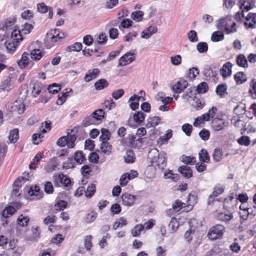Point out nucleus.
Segmentation results:
<instances>
[{"label": "nucleus", "instance_id": "nucleus-1", "mask_svg": "<svg viewBox=\"0 0 256 256\" xmlns=\"http://www.w3.org/2000/svg\"><path fill=\"white\" fill-rule=\"evenodd\" d=\"M217 28L224 30L226 34H230L237 32L236 24L232 20L231 16H226L218 21Z\"/></svg>", "mask_w": 256, "mask_h": 256}, {"label": "nucleus", "instance_id": "nucleus-2", "mask_svg": "<svg viewBox=\"0 0 256 256\" xmlns=\"http://www.w3.org/2000/svg\"><path fill=\"white\" fill-rule=\"evenodd\" d=\"M149 158L152 160V164H156L159 169L164 170L166 166V154L164 152L159 154L157 150L150 152Z\"/></svg>", "mask_w": 256, "mask_h": 256}, {"label": "nucleus", "instance_id": "nucleus-3", "mask_svg": "<svg viewBox=\"0 0 256 256\" xmlns=\"http://www.w3.org/2000/svg\"><path fill=\"white\" fill-rule=\"evenodd\" d=\"M224 232L225 228L223 225H215L210 229L208 237L212 240L220 239L222 238Z\"/></svg>", "mask_w": 256, "mask_h": 256}, {"label": "nucleus", "instance_id": "nucleus-4", "mask_svg": "<svg viewBox=\"0 0 256 256\" xmlns=\"http://www.w3.org/2000/svg\"><path fill=\"white\" fill-rule=\"evenodd\" d=\"M33 29V26L28 24H26L22 26L21 30H14L12 32V38L15 40L22 41L23 40L22 34H29Z\"/></svg>", "mask_w": 256, "mask_h": 256}, {"label": "nucleus", "instance_id": "nucleus-5", "mask_svg": "<svg viewBox=\"0 0 256 256\" xmlns=\"http://www.w3.org/2000/svg\"><path fill=\"white\" fill-rule=\"evenodd\" d=\"M28 178L26 177H20L18 178L14 183V188L12 190V197H16L20 195V194H18L20 192V188H21L24 184L28 181H29V176L28 174L27 175Z\"/></svg>", "mask_w": 256, "mask_h": 256}, {"label": "nucleus", "instance_id": "nucleus-6", "mask_svg": "<svg viewBox=\"0 0 256 256\" xmlns=\"http://www.w3.org/2000/svg\"><path fill=\"white\" fill-rule=\"evenodd\" d=\"M16 212V209L12 206L6 208L2 212V214H0V218L2 224H8L10 222L8 219L10 216H12Z\"/></svg>", "mask_w": 256, "mask_h": 256}, {"label": "nucleus", "instance_id": "nucleus-7", "mask_svg": "<svg viewBox=\"0 0 256 256\" xmlns=\"http://www.w3.org/2000/svg\"><path fill=\"white\" fill-rule=\"evenodd\" d=\"M226 126V120L222 118H215L212 122V127L215 132L222 130Z\"/></svg>", "mask_w": 256, "mask_h": 256}, {"label": "nucleus", "instance_id": "nucleus-8", "mask_svg": "<svg viewBox=\"0 0 256 256\" xmlns=\"http://www.w3.org/2000/svg\"><path fill=\"white\" fill-rule=\"evenodd\" d=\"M134 56V53H126L119 60L118 66H124L132 63L135 60Z\"/></svg>", "mask_w": 256, "mask_h": 256}, {"label": "nucleus", "instance_id": "nucleus-9", "mask_svg": "<svg viewBox=\"0 0 256 256\" xmlns=\"http://www.w3.org/2000/svg\"><path fill=\"white\" fill-rule=\"evenodd\" d=\"M188 82L184 80H180L176 84L172 86V90L178 94L182 92L188 86Z\"/></svg>", "mask_w": 256, "mask_h": 256}, {"label": "nucleus", "instance_id": "nucleus-10", "mask_svg": "<svg viewBox=\"0 0 256 256\" xmlns=\"http://www.w3.org/2000/svg\"><path fill=\"white\" fill-rule=\"evenodd\" d=\"M28 194L30 196H34L32 198L34 200H39L42 198V194L40 193V189L38 186H31L26 190Z\"/></svg>", "mask_w": 256, "mask_h": 256}, {"label": "nucleus", "instance_id": "nucleus-11", "mask_svg": "<svg viewBox=\"0 0 256 256\" xmlns=\"http://www.w3.org/2000/svg\"><path fill=\"white\" fill-rule=\"evenodd\" d=\"M122 204L126 206H132L136 200V196L129 194H124L122 196Z\"/></svg>", "mask_w": 256, "mask_h": 256}, {"label": "nucleus", "instance_id": "nucleus-12", "mask_svg": "<svg viewBox=\"0 0 256 256\" xmlns=\"http://www.w3.org/2000/svg\"><path fill=\"white\" fill-rule=\"evenodd\" d=\"M246 22L244 24L249 28H256V14L250 13L246 17Z\"/></svg>", "mask_w": 256, "mask_h": 256}, {"label": "nucleus", "instance_id": "nucleus-13", "mask_svg": "<svg viewBox=\"0 0 256 256\" xmlns=\"http://www.w3.org/2000/svg\"><path fill=\"white\" fill-rule=\"evenodd\" d=\"M158 32V28L155 26H150L142 33V38L148 39Z\"/></svg>", "mask_w": 256, "mask_h": 256}, {"label": "nucleus", "instance_id": "nucleus-14", "mask_svg": "<svg viewBox=\"0 0 256 256\" xmlns=\"http://www.w3.org/2000/svg\"><path fill=\"white\" fill-rule=\"evenodd\" d=\"M12 108L14 112H17L19 114H21L24 112L26 106L22 100H16Z\"/></svg>", "mask_w": 256, "mask_h": 256}, {"label": "nucleus", "instance_id": "nucleus-15", "mask_svg": "<svg viewBox=\"0 0 256 256\" xmlns=\"http://www.w3.org/2000/svg\"><path fill=\"white\" fill-rule=\"evenodd\" d=\"M100 74V70L98 68L90 70L85 76L84 80L86 82H89L96 79Z\"/></svg>", "mask_w": 256, "mask_h": 256}, {"label": "nucleus", "instance_id": "nucleus-16", "mask_svg": "<svg viewBox=\"0 0 256 256\" xmlns=\"http://www.w3.org/2000/svg\"><path fill=\"white\" fill-rule=\"evenodd\" d=\"M12 42L5 43L6 47L9 54H12L16 50V48L18 46L19 43L21 41L15 40L12 38Z\"/></svg>", "mask_w": 256, "mask_h": 256}, {"label": "nucleus", "instance_id": "nucleus-17", "mask_svg": "<svg viewBox=\"0 0 256 256\" xmlns=\"http://www.w3.org/2000/svg\"><path fill=\"white\" fill-rule=\"evenodd\" d=\"M14 88V86L12 83L11 78L10 76L4 80L0 86V88L2 91L9 92Z\"/></svg>", "mask_w": 256, "mask_h": 256}, {"label": "nucleus", "instance_id": "nucleus-18", "mask_svg": "<svg viewBox=\"0 0 256 256\" xmlns=\"http://www.w3.org/2000/svg\"><path fill=\"white\" fill-rule=\"evenodd\" d=\"M141 99V96L134 94L131 96L129 100V102H130V108L132 110H136L139 108V101Z\"/></svg>", "mask_w": 256, "mask_h": 256}, {"label": "nucleus", "instance_id": "nucleus-19", "mask_svg": "<svg viewBox=\"0 0 256 256\" xmlns=\"http://www.w3.org/2000/svg\"><path fill=\"white\" fill-rule=\"evenodd\" d=\"M76 132L75 130H71V132H68V136H66L68 140V147L70 148H72L75 146L74 142L77 139V137L75 134Z\"/></svg>", "mask_w": 256, "mask_h": 256}, {"label": "nucleus", "instance_id": "nucleus-20", "mask_svg": "<svg viewBox=\"0 0 256 256\" xmlns=\"http://www.w3.org/2000/svg\"><path fill=\"white\" fill-rule=\"evenodd\" d=\"M20 136L18 129L14 128L13 130H11L10 131L8 138L11 143H16L18 140Z\"/></svg>", "mask_w": 256, "mask_h": 256}, {"label": "nucleus", "instance_id": "nucleus-21", "mask_svg": "<svg viewBox=\"0 0 256 256\" xmlns=\"http://www.w3.org/2000/svg\"><path fill=\"white\" fill-rule=\"evenodd\" d=\"M161 119L158 116H154L150 118L148 120V122L146 126L148 128H154L157 126L160 122Z\"/></svg>", "mask_w": 256, "mask_h": 256}, {"label": "nucleus", "instance_id": "nucleus-22", "mask_svg": "<svg viewBox=\"0 0 256 256\" xmlns=\"http://www.w3.org/2000/svg\"><path fill=\"white\" fill-rule=\"evenodd\" d=\"M179 172L182 174L184 176L190 178L192 176V172L190 167L188 166H182L178 168Z\"/></svg>", "mask_w": 256, "mask_h": 256}, {"label": "nucleus", "instance_id": "nucleus-23", "mask_svg": "<svg viewBox=\"0 0 256 256\" xmlns=\"http://www.w3.org/2000/svg\"><path fill=\"white\" fill-rule=\"evenodd\" d=\"M232 64L230 62H226L224 64L222 70V76L224 78H226L232 75Z\"/></svg>", "mask_w": 256, "mask_h": 256}, {"label": "nucleus", "instance_id": "nucleus-24", "mask_svg": "<svg viewBox=\"0 0 256 256\" xmlns=\"http://www.w3.org/2000/svg\"><path fill=\"white\" fill-rule=\"evenodd\" d=\"M237 64L240 67L246 68L248 67V60L244 55L239 54L236 59Z\"/></svg>", "mask_w": 256, "mask_h": 256}, {"label": "nucleus", "instance_id": "nucleus-25", "mask_svg": "<svg viewBox=\"0 0 256 256\" xmlns=\"http://www.w3.org/2000/svg\"><path fill=\"white\" fill-rule=\"evenodd\" d=\"M92 115L94 116L96 122L98 124L101 123L102 120L104 118L105 112L102 109H98L94 111L92 113Z\"/></svg>", "mask_w": 256, "mask_h": 256}, {"label": "nucleus", "instance_id": "nucleus-26", "mask_svg": "<svg viewBox=\"0 0 256 256\" xmlns=\"http://www.w3.org/2000/svg\"><path fill=\"white\" fill-rule=\"evenodd\" d=\"M16 20V18L15 17H12L8 18L4 22L3 26L0 27V30H8L15 24Z\"/></svg>", "mask_w": 256, "mask_h": 256}, {"label": "nucleus", "instance_id": "nucleus-27", "mask_svg": "<svg viewBox=\"0 0 256 256\" xmlns=\"http://www.w3.org/2000/svg\"><path fill=\"white\" fill-rule=\"evenodd\" d=\"M82 124L84 126L87 127L90 125L98 124L96 122L94 116L92 114V115L84 118L82 122Z\"/></svg>", "mask_w": 256, "mask_h": 256}, {"label": "nucleus", "instance_id": "nucleus-28", "mask_svg": "<svg viewBox=\"0 0 256 256\" xmlns=\"http://www.w3.org/2000/svg\"><path fill=\"white\" fill-rule=\"evenodd\" d=\"M224 188H215L214 191L212 194L210 196L208 200V204H210L213 202L212 198L217 197L220 194H222L224 192Z\"/></svg>", "mask_w": 256, "mask_h": 256}, {"label": "nucleus", "instance_id": "nucleus-29", "mask_svg": "<svg viewBox=\"0 0 256 256\" xmlns=\"http://www.w3.org/2000/svg\"><path fill=\"white\" fill-rule=\"evenodd\" d=\"M145 117V114L142 112H138L133 115L134 122L138 124H140L144 122Z\"/></svg>", "mask_w": 256, "mask_h": 256}, {"label": "nucleus", "instance_id": "nucleus-30", "mask_svg": "<svg viewBox=\"0 0 256 256\" xmlns=\"http://www.w3.org/2000/svg\"><path fill=\"white\" fill-rule=\"evenodd\" d=\"M100 148L101 151L108 156L112 152V146L108 142H102Z\"/></svg>", "mask_w": 256, "mask_h": 256}, {"label": "nucleus", "instance_id": "nucleus-31", "mask_svg": "<svg viewBox=\"0 0 256 256\" xmlns=\"http://www.w3.org/2000/svg\"><path fill=\"white\" fill-rule=\"evenodd\" d=\"M108 82L105 79H100L94 84L95 88L98 90H101L108 86Z\"/></svg>", "mask_w": 256, "mask_h": 256}, {"label": "nucleus", "instance_id": "nucleus-32", "mask_svg": "<svg viewBox=\"0 0 256 256\" xmlns=\"http://www.w3.org/2000/svg\"><path fill=\"white\" fill-rule=\"evenodd\" d=\"M234 80L238 84H241L247 80V78L244 72H239L234 75Z\"/></svg>", "mask_w": 256, "mask_h": 256}, {"label": "nucleus", "instance_id": "nucleus-33", "mask_svg": "<svg viewBox=\"0 0 256 256\" xmlns=\"http://www.w3.org/2000/svg\"><path fill=\"white\" fill-rule=\"evenodd\" d=\"M224 38V35L222 32H216L212 36V40L214 42L222 41Z\"/></svg>", "mask_w": 256, "mask_h": 256}, {"label": "nucleus", "instance_id": "nucleus-34", "mask_svg": "<svg viewBox=\"0 0 256 256\" xmlns=\"http://www.w3.org/2000/svg\"><path fill=\"white\" fill-rule=\"evenodd\" d=\"M218 108L216 107L213 106L210 110H209L208 112L203 115V120L205 121H208L210 118H213L216 113L217 112Z\"/></svg>", "mask_w": 256, "mask_h": 256}, {"label": "nucleus", "instance_id": "nucleus-35", "mask_svg": "<svg viewBox=\"0 0 256 256\" xmlns=\"http://www.w3.org/2000/svg\"><path fill=\"white\" fill-rule=\"evenodd\" d=\"M144 13L142 11H136L132 12L131 18L136 22H140L144 18Z\"/></svg>", "mask_w": 256, "mask_h": 256}, {"label": "nucleus", "instance_id": "nucleus-36", "mask_svg": "<svg viewBox=\"0 0 256 256\" xmlns=\"http://www.w3.org/2000/svg\"><path fill=\"white\" fill-rule=\"evenodd\" d=\"M107 37L105 34H102L98 38V40L96 44H95L96 48L94 49V52H98V46L100 44H103L106 42Z\"/></svg>", "mask_w": 256, "mask_h": 256}, {"label": "nucleus", "instance_id": "nucleus-37", "mask_svg": "<svg viewBox=\"0 0 256 256\" xmlns=\"http://www.w3.org/2000/svg\"><path fill=\"white\" fill-rule=\"evenodd\" d=\"M82 48V44L80 42H76L66 48V50L68 52H80Z\"/></svg>", "mask_w": 256, "mask_h": 256}, {"label": "nucleus", "instance_id": "nucleus-38", "mask_svg": "<svg viewBox=\"0 0 256 256\" xmlns=\"http://www.w3.org/2000/svg\"><path fill=\"white\" fill-rule=\"evenodd\" d=\"M102 136L100 138V140L102 142H108L110 140L111 134L106 129L102 128L101 130Z\"/></svg>", "mask_w": 256, "mask_h": 256}, {"label": "nucleus", "instance_id": "nucleus-39", "mask_svg": "<svg viewBox=\"0 0 256 256\" xmlns=\"http://www.w3.org/2000/svg\"><path fill=\"white\" fill-rule=\"evenodd\" d=\"M66 36V35L64 33H60L58 32V34L56 33V31H55L54 35L52 36L51 38L52 42L53 43H56L61 41L63 39L65 38Z\"/></svg>", "mask_w": 256, "mask_h": 256}, {"label": "nucleus", "instance_id": "nucleus-40", "mask_svg": "<svg viewBox=\"0 0 256 256\" xmlns=\"http://www.w3.org/2000/svg\"><path fill=\"white\" fill-rule=\"evenodd\" d=\"M199 158L200 162H209L210 160V157L208 154V152L202 149L199 154Z\"/></svg>", "mask_w": 256, "mask_h": 256}, {"label": "nucleus", "instance_id": "nucleus-41", "mask_svg": "<svg viewBox=\"0 0 256 256\" xmlns=\"http://www.w3.org/2000/svg\"><path fill=\"white\" fill-rule=\"evenodd\" d=\"M28 56V54L24 52L22 56V59L19 62H18V65L21 68H24L28 65L29 60Z\"/></svg>", "mask_w": 256, "mask_h": 256}, {"label": "nucleus", "instance_id": "nucleus-42", "mask_svg": "<svg viewBox=\"0 0 256 256\" xmlns=\"http://www.w3.org/2000/svg\"><path fill=\"white\" fill-rule=\"evenodd\" d=\"M144 230V225H136L132 230V234L133 236H138L142 231Z\"/></svg>", "mask_w": 256, "mask_h": 256}, {"label": "nucleus", "instance_id": "nucleus-43", "mask_svg": "<svg viewBox=\"0 0 256 256\" xmlns=\"http://www.w3.org/2000/svg\"><path fill=\"white\" fill-rule=\"evenodd\" d=\"M232 218V214H227L224 213H220L217 216L218 220L224 222H229Z\"/></svg>", "mask_w": 256, "mask_h": 256}, {"label": "nucleus", "instance_id": "nucleus-44", "mask_svg": "<svg viewBox=\"0 0 256 256\" xmlns=\"http://www.w3.org/2000/svg\"><path fill=\"white\" fill-rule=\"evenodd\" d=\"M227 86L226 84H220L217 86L216 88V93L221 97H224L226 94H227Z\"/></svg>", "mask_w": 256, "mask_h": 256}, {"label": "nucleus", "instance_id": "nucleus-45", "mask_svg": "<svg viewBox=\"0 0 256 256\" xmlns=\"http://www.w3.org/2000/svg\"><path fill=\"white\" fill-rule=\"evenodd\" d=\"M31 58L35 60H39L42 58V53L39 49H34L30 53Z\"/></svg>", "mask_w": 256, "mask_h": 256}, {"label": "nucleus", "instance_id": "nucleus-46", "mask_svg": "<svg viewBox=\"0 0 256 256\" xmlns=\"http://www.w3.org/2000/svg\"><path fill=\"white\" fill-rule=\"evenodd\" d=\"M194 89V88H188L187 92L182 94V98L184 100H188L190 98H194V95H196Z\"/></svg>", "mask_w": 256, "mask_h": 256}, {"label": "nucleus", "instance_id": "nucleus-47", "mask_svg": "<svg viewBox=\"0 0 256 256\" xmlns=\"http://www.w3.org/2000/svg\"><path fill=\"white\" fill-rule=\"evenodd\" d=\"M125 162L126 163H133L134 162L135 158L134 152L132 150H129L126 152V156H124Z\"/></svg>", "mask_w": 256, "mask_h": 256}, {"label": "nucleus", "instance_id": "nucleus-48", "mask_svg": "<svg viewBox=\"0 0 256 256\" xmlns=\"http://www.w3.org/2000/svg\"><path fill=\"white\" fill-rule=\"evenodd\" d=\"M164 176L166 179H170L175 182L178 180V175L174 174L170 170H167L164 172Z\"/></svg>", "mask_w": 256, "mask_h": 256}, {"label": "nucleus", "instance_id": "nucleus-49", "mask_svg": "<svg viewBox=\"0 0 256 256\" xmlns=\"http://www.w3.org/2000/svg\"><path fill=\"white\" fill-rule=\"evenodd\" d=\"M163 94L162 92L161 93V94ZM156 99L158 101H161L163 104H170L173 100L172 98H171V97L164 98V96H160V93H159L158 94H157L156 96Z\"/></svg>", "mask_w": 256, "mask_h": 256}, {"label": "nucleus", "instance_id": "nucleus-50", "mask_svg": "<svg viewBox=\"0 0 256 256\" xmlns=\"http://www.w3.org/2000/svg\"><path fill=\"white\" fill-rule=\"evenodd\" d=\"M62 184L66 187H68L71 184L70 180L64 174H60L58 178Z\"/></svg>", "mask_w": 256, "mask_h": 256}, {"label": "nucleus", "instance_id": "nucleus-51", "mask_svg": "<svg viewBox=\"0 0 256 256\" xmlns=\"http://www.w3.org/2000/svg\"><path fill=\"white\" fill-rule=\"evenodd\" d=\"M66 92L62 93V96L58 98V100L56 102V104L58 105H62L66 100V98L68 96V94L72 92V89H66Z\"/></svg>", "mask_w": 256, "mask_h": 256}, {"label": "nucleus", "instance_id": "nucleus-52", "mask_svg": "<svg viewBox=\"0 0 256 256\" xmlns=\"http://www.w3.org/2000/svg\"><path fill=\"white\" fill-rule=\"evenodd\" d=\"M96 191V186L94 184H90L86 192V196L87 198H92L95 194Z\"/></svg>", "mask_w": 256, "mask_h": 256}, {"label": "nucleus", "instance_id": "nucleus-53", "mask_svg": "<svg viewBox=\"0 0 256 256\" xmlns=\"http://www.w3.org/2000/svg\"><path fill=\"white\" fill-rule=\"evenodd\" d=\"M208 90V84L205 82H203L198 86L196 91L198 94H202L206 92Z\"/></svg>", "mask_w": 256, "mask_h": 256}, {"label": "nucleus", "instance_id": "nucleus-54", "mask_svg": "<svg viewBox=\"0 0 256 256\" xmlns=\"http://www.w3.org/2000/svg\"><path fill=\"white\" fill-rule=\"evenodd\" d=\"M222 151L220 149L216 148L212 155L213 160L215 162H219L222 160Z\"/></svg>", "mask_w": 256, "mask_h": 256}, {"label": "nucleus", "instance_id": "nucleus-55", "mask_svg": "<svg viewBox=\"0 0 256 256\" xmlns=\"http://www.w3.org/2000/svg\"><path fill=\"white\" fill-rule=\"evenodd\" d=\"M196 48L200 53H206L208 50V44L206 42H201L198 44Z\"/></svg>", "mask_w": 256, "mask_h": 256}, {"label": "nucleus", "instance_id": "nucleus-56", "mask_svg": "<svg viewBox=\"0 0 256 256\" xmlns=\"http://www.w3.org/2000/svg\"><path fill=\"white\" fill-rule=\"evenodd\" d=\"M238 143L241 146H248L250 144V140L248 136H242L238 140Z\"/></svg>", "mask_w": 256, "mask_h": 256}, {"label": "nucleus", "instance_id": "nucleus-57", "mask_svg": "<svg viewBox=\"0 0 256 256\" xmlns=\"http://www.w3.org/2000/svg\"><path fill=\"white\" fill-rule=\"evenodd\" d=\"M195 232V229L192 228V226H190V228L184 234L185 240L188 242L190 243L192 240V234H194Z\"/></svg>", "mask_w": 256, "mask_h": 256}, {"label": "nucleus", "instance_id": "nucleus-58", "mask_svg": "<svg viewBox=\"0 0 256 256\" xmlns=\"http://www.w3.org/2000/svg\"><path fill=\"white\" fill-rule=\"evenodd\" d=\"M74 160L79 164H82L85 158L82 152H77L74 155Z\"/></svg>", "mask_w": 256, "mask_h": 256}, {"label": "nucleus", "instance_id": "nucleus-59", "mask_svg": "<svg viewBox=\"0 0 256 256\" xmlns=\"http://www.w3.org/2000/svg\"><path fill=\"white\" fill-rule=\"evenodd\" d=\"M170 62L172 64L176 66H179L182 62V58L180 55H176L170 58Z\"/></svg>", "mask_w": 256, "mask_h": 256}, {"label": "nucleus", "instance_id": "nucleus-60", "mask_svg": "<svg viewBox=\"0 0 256 256\" xmlns=\"http://www.w3.org/2000/svg\"><path fill=\"white\" fill-rule=\"evenodd\" d=\"M61 90V86L57 84H52L49 86L48 90L50 93L55 94L58 93Z\"/></svg>", "mask_w": 256, "mask_h": 256}, {"label": "nucleus", "instance_id": "nucleus-61", "mask_svg": "<svg viewBox=\"0 0 256 256\" xmlns=\"http://www.w3.org/2000/svg\"><path fill=\"white\" fill-rule=\"evenodd\" d=\"M50 7L48 6L44 3L39 4L37 6L38 11L42 14H45L50 10Z\"/></svg>", "mask_w": 256, "mask_h": 256}, {"label": "nucleus", "instance_id": "nucleus-62", "mask_svg": "<svg viewBox=\"0 0 256 256\" xmlns=\"http://www.w3.org/2000/svg\"><path fill=\"white\" fill-rule=\"evenodd\" d=\"M124 94V91L122 89H119L114 91L112 94V98L116 100L120 98Z\"/></svg>", "mask_w": 256, "mask_h": 256}, {"label": "nucleus", "instance_id": "nucleus-63", "mask_svg": "<svg viewBox=\"0 0 256 256\" xmlns=\"http://www.w3.org/2000/svg\"><path fill=\"white\" fill-rule=\"evenodd\" d=\"M182 130L187 136H190L192 130V126L190 124H184L182 126Z\"/></svg>", "mask_w": 256, "mask_h": 256}, {"label": "nucleus", "instance_id": "nucleus-64", "mask_svg": "<svg viewBox=\"0 0 256 256\" xmlns=\"http://www.w3.org/2000/svg\"><path fill=\"white\" fill-rule=\"evenodd\" d=\"M122 211L120 206L118 204H115L112 206L110 208L111 213L113 214H118Z\"/></svg>", "mask_w": 256, "mask_h": 256}]
</instances>
